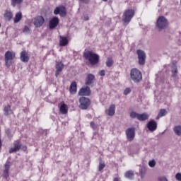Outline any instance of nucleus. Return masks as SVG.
Returning a JSON list of instances; mask_svg holds the SVG:
<instances>
[{"mask_svg":"<svg viewBox=\"0 0 181 181\" xmlns=\"http://www.w3.org/2000/svg\"><path fill=\"white\" fill-rule=\"evenodd\" d=\"M83 57L86 60H88L92 66H95L100 62V56L91 51H85L83 52Z\"/></svg>","mask_w":181,"mask_h":181,"instance_id":"1","label":"nucleus"},{"mask_svg":"<svg viewBox=\"0 0 181 181\" xmlns=\"http://www.w3.org/2000/svg\"><path fill=\"white\" fill-rule=\"evenodd\" d=\"M134 15L135 11L132 9H128L124 12L122 18L124 26H127V25H129V22H131Z\"/></svg>","mask_w":181,"mask_h":181,"instance_id":"2","label":"nucleus"},{"mask_svg":"<svg viewBox=\"0 0 181 181\" xmlns=\"http://www.w3.org/2000/svg\"><path fill=\"white\" fill-rule=\"evenodd\" d=\"M130 78H132L134 83H139L142 81V73L139 69L133 68L130 71Z\"/></svg>","mask_w":181,"mask_h":181,"instance_id":"3","label":"nucleus"},{"mask_svg":"<svg viewBox=\"0 0 181 181\" xmlns=\"http://www.w3.org/2000/svg\"><path fill=\"white\" fill-rule=\"evenodd\" d=\"M168 25V19L165 16H160L157 19L156 26L158 30H163V29H166Z\"/></svg>","mask_w":181,"mask_h":181,"instance_id":"4","label":"nucleus"},{"mask_svg":"<svg viewBox=\"0 0 181 181\" xmlns=\"http://www.w3.org/2000/svg\"><path fill=\"white\" fill-rule=\"evenodd\" d=\"M79 108L81 110H88L91 105V100L88 98L82 97L79 99Z\"/></svg>","mask_w":181,"mask_h":181,"instance_id":"5","label":"nucleus"},{"mask_svg":"<svg viewBox=\"0 0 181 181\" xmlns=\"http://www.w3.org/2000/svg\"><path fill=\"white\" fill-rule=\"evenodd\" d=\"M15 52H12L11 51H7L4 54L5 64L6 67H11V64H12L11 60H13L15 58Z\"/></svg>","mask_w":181,"mask_h":181,"instance_id":"6","label":"nucleus"},{"mask_svg":"<svg viewBox=\"0 0 181 181\" xmlns=\"http://www.w3.org/2000/svg\"><path fill=\"white\" fill-rule=\"evenodd\" d=\"M136 53L139 59V64H140V66H144L146 60V54H145V52L142 51L141 49H138Z\"/></svg>","mask_w":181,"mask_h":181,"instance_id":"7","label":"nucleus"},{"mask_svg":"<svg viewBox=\"0 0 181 181\" xmlns=\"http://www.w3.org/2000/svg\"><path fill=\"white\" fill-rule=\"evenodd\" d=\"M55 77H59L60 76V73L63 71V69H64V64L62 61H56L55 64Z\"/></svg>","mask_w":181,"mask_h":181,"instance_id":"8","label":"nucleus"},{"mask_svg":"<svg viewBox=\"0 0 181 181\" xmlns=\"http://www.w3.org/2000/svg\"><path fill=\"white\" fill-rule=\"evenodd\" d=\"M54 15H60L62 18H64L67 15V10H66V7L62 6L56 7L54 11Z\"/></svg>","mask_w":181,"mask_h":181,"instance_id":"9","label":"nucleus"},{"mask_svg":"<svg viewBox=\"0 0 181 181\" xmlns=\"http://www.w3.org/2000/svg\"><path fill=\"white\" fill-rule=\"evenodd\" d=\"M126 136H127V139H128V141H129V142H132V141H134L135 138V128L134 127L128 128L126 130Z\"/></svg>","mask_w":181,"mask_h":181,"instance_id":"10","label":"nucleus"},{"mask_svg":"<svg viewBox=\"0 0 181 181\" xmlns=\"http://www.w3.org/2000/svg\"><path fill=\"white\" fill-rule=\"evenodd\" d=\"M34 25L35 28H40L43 26L45 23V18L43 16H38L34 18Z\"/></svg>","mask_w":181,"mask_h":181,"instance_id":"11","label":"nucleus"},{"mask_svg":"<svg viewBox=\"0 0 181 181\" xmlns=\"http://www.w3.org/2000/svg\"><path fill=\"white\" fill-rule=\"evenodd\" d=\"M91 94V90L90 89V87L86 86L85 88H82L78 91V95H81L82 97H89V95Z\"/></svg>","mask_w":181,"mask_h":181,"instance_id":"12","label":"nucleus"},{"mask_svg":"<svg viewBox=\"0 0 181 181\" xmlns=\"http://www.w3.org/2000/svg\"><path fill=\"white\" fill-rule=\"evenodd\" d=\"M95 80V76L93 74H88L85 79L86 86H91V84H94Z\"/></svg>","mask_w":181,"mask_h":181,"instance_id":"13","label":"nucleus"},{"mask_svg":"<svg viewBox=\"0 0 181 181\" xmlns=\"http://www.w3.org/2000/svg\"><path fill=\"white\" fill-rule=\"evenodd\" d=\"M147 128L148 131L153 132L154 131H156L158 128V123H156L155 120L152 119L147 124Z\"/></svg>","mask_w":181,"mask_h":181,"instance_id":"14","label":"nucleus"},{"mask_svg":"<svg viewBox=\"0 0 181 181\" xmlns=\"http://www.w3.org/2000/svg\"><path fill=\"white\" fill-rule=\"evenodd\" d=\"M14 148H11L9 149V153H13V152H18L21 148H22V144H21V142L19 140H16L13 143Z\"/></svg>","mask_w":181,"mask_h":181,"instance_id":"15","label":"nucleus"},{"mask_svg":"<svg viewBox=\"0 0 181 181\" xmlns=\"http://www.w3.org/2000/svg\"><path fill=\"white\" fill-rule=\"evenodd\" d=\"M59 25V18L54 17L49 21V29H55Z\"/></svg>","mask_w":181,"mask_h":181,"instance_id":"16","label":"nucleus"},{"mask_svg":"<svg viewBox=\"0 0 181 181\" xmlns=\"http://www.w3.org/2000/svg\"><path fill=\"white\" fill-rule=\"evenodd\" d=\"M20 59L23 63H28L30 59V57H29V54L24 50L21 52Z\"/></svg>","mask_w":181,"mask_h":181,"instance_id":"17","label":"nucleus"},{"mask_svg":"<svg viewBox=\"0 0 181 181\" xmlns=\"http://www.w3.org/2000/svg\"><path fill=\"white\" fill-rule=\"evenodd\" d=\"M105 114L109 117H114L115 115V105H111L109 109L105 110Z\"/></svg>","mask_w":181,"mask_h":181,"instance_id":"18","label":"nucleus"},{"mask_svg":"<svg viewBox=\"0 0 181 181\" xmlns=\"http://www.w3.org/2000/svg\"><path fill=\"white\" fill-rule=\"evenodd\" d=\"M69 91L71 94H76L77 93V83L73 81L69 87Z\"/></svg>","mask_w":181,"mask_h":181,"instance_id":"19","label":"nucleus"},{"mask_svg":"<svg viewBox=\"0 0 181 181\" xmlns=\"http://www.w3.org/2000/svg\"><path fill=\"white\" fill-rule=\"evenodd\" d=\"M11 168V165H9V162L6 163L4 165V177H9V168Z\"/></svg>","mask_w":181,"mask_h":181,"instance_id":"20","label":"nucleus"},{"mask_svg":"<svg viewBox=\"0 0 181 181\" xmlns=\"http://www.w3.org/2000/svg\"><path fill=\"white\" fill-rule=\"evenodd\" d=\"M69 44V40L66 37L60 36L59 37V46H67Z\"/></svg>","mask_w":181,"mask_h":181,"instance_id":"21","label":"nucleus"},{"mask_svg":"<svg viewBox=\"0 0 181 181\" xmlns=\"http://www.w3.org/2000/svg\"><path fill=\"white\" fill-rule=\"evenodd\" d=\"M4 115L6 116L11 115V114H13V112L12 111L10 105H7L6 106L4 107Z\"/></svg>","mask_w":181,"mask_h":181,"instance_id":"22","label":"nucleus"},{"mask_svg":"<svg viewBox=\"0 0 181 181\" xmlns=\"http://www.w3.org/2000/svg\"><path fill=\"white\" fill-rule=\"evenodd\" d=\"M149 118V115L146 113H143V114H139V116L137 117V119L139 121H146Z\"/></svg>","mask_w":181,"mask_h":181,"instance_id":"23","label":"nucleus"},{"mask_svg":"<svg viewBox=\"0 0 181 181\" xmlns=\"http://www.w3.org/2000/svg\"><path fill=\"white\" fill-rule=\"evenodd\" d=\"M22 20V12L18 11L16 13L15 18H14V23H18Z\"/></svg>","mask_w":181,"mask_h":181,"instance_id":"24","label":"nucleus"},{"mask_svg":"<svg viewBox=\"0 0 181 181\" xmlns=\"http://www.w3.org/2000/svg\"><path fill=\"white\" fill-rule=\"evenodd\" d=\"M166 114H168V112H166V109H160L158 116L156 117V119H159V118L165 117Z\"/></svg>","mask_w":181,"mask_h":181,"instance_id":"25","label":"nucleus"},{"mask_svg":"<svg viewBox=\"0 0 181 181\" xmlns=\"http://www.w3.org/2000/svg\"><path fill=\"white\" fill-rule=\"evenodd\" d=\"M59 111L62 114H67V105L64 103H63L59 108Z\"/></svg>","mask_w":181,"mask_h":181,"instance_id":"26","label":"nucleus"},{"mask_svg":"<svg viewBox=\"0 0 181 181\" xmlns=\"http://www.w3.org/2000/svg\"><path fill=\"white\" fill-rule=\"evenodd\" d=\"M171 72L173 73V77H176V76L177 75V66L176 65L173 64L172 66Z\"/></svg>","mask_w":181,"mask_h":181,"instance_id":"27","label":"nucleus"},{"mask_svg":"<svg viewBox=\"0 0 181 181\" xmlns=\"http://www.w3.org/2000/svg\"><path fill=\"white\" fill-rule=\"evenodd\" d=\"M173 131L177 136H181V126L175 127Z\"/></svg>","mask_w":181,"mask_h":181,"instance_id":"28","label":"nucleus"},{"mask_svg":"<svg viewBox=\"0 0 181 181\" xmlns=\"http://www.w3.org/2000/svg\"><path fill=\"white\" fill-rule=\"evenodd\" d=\"M124 176L127 177V179H134V172L129 170L125 173Z\"/></svg>","mask_w":181,"mask_h":181,"instance_id":"29","label":"nucleus"},{"mask_svg":"<svg viewBox=\"0 0 181 181\" xmlns=\"http://www.w3.org/2000/svg\"><path fill=\"white\" fill-rule=\"evenodd\" d=\"M4 18L7 19V21H11L12 18H13V14L11 11H6L4 14Z\"/></svg>","mask_w":181,"mask_h":181,"instance_id":"30","label":"nucleus"},{"mask_svg":"<svg viewBox=\"0 0 181 181\" xmlns=\"http://www.w3.org/2000/svg\"><path fill=\"white\" fill-rule=\"evenodd\" d=\"M23 2V0H11V5L15 8L17 5H21Z\"/></svg>","mask_w":181,"mask_h":181,"instance_id":"31","label":"nucleus"},{"mask_svg":"<svg viewBox=\"0 0 181 181\" xmlns=\"http://www.w3.org/2000/svg\"><path fill=\"white\" fill-rule=\"evenodd\" d=\"M112 64H114V61L111 58H107L106 61V65L107 67H112Z\"/></svg>","mask_w":181,"mask_h":181,"instance_id":"32","label":"nucleus"},{"mask_svg":"<svg viewBox=\"0 0 181 181\" xmlns=\"http://www.w3.org/2000/svg\"><path fill=\"white\" fill-rule=\"evenodd\" d=\"M129 115L132 118H133V119L136 118L138 119L139 113H136V112H135V111H132V112H130Z\"/></svg>","mask_w":181,"mask_h":181,"instance_id":"33","label":"nucleus"},{"mask_svg":"<svg viewBox=\"0 0 181 181\" xmlns=\"http://www.w3.org/2000/svg\"><path fill=\"white\" fill-rule=\"evenodd\" d=\"M104 168H105V163L103 160H100L99 162V167H98L99 172H101V170H103Z\"/></svg>","mask_w":181,"mask_h":181,"instance_id":"34","label":"nucleus"},{"mask_svg":"<svg viewBox=\"0 0 181 181\" xmlns=\"http://www.w3.org/2000/svg\"><path fill=\"white\" fill-rule=\"evenodd\" d=\"M90 127L93 131H98V124H96L94 122H90Z\"/></svg>","mask_w":181,"mask_h":181,"instance_id":"35","label":"nucleus"},{"mask_svg":"<svg viewBox=\"0 0 181 181\" xmlns=\"http://www.w3.org/2000/svg\"><path fill=\"white\" fill-rule=\"evenodd\" d=\"M140 173L141 179H144V177H145V174L146 173V169H145V168H141Z\"/></svg>","mask_w":181,"mask_h":181,"instance_id":"36","label":"nucleus"},{"mask_svg":"<svg viewBox=\"0 0 181 181\" xmlns=\"http://www.w3.org/2000/svg\"><path fill=\"white\" fill-rule=\"evenodd\" d=\"M23 33H25V35H30V29L29 28V27H28L27 25H25L24 27V29L23 30Z\"/></svg>","mask_w":181,"mask_h":181,"instance_id":"37","label":"nucleus"},{"mask_svg":"<svg viewBox=\"0 0 181 181\" xmlns=\"http://www.w3.org/2000/svg\"><path fill=\"white\" fill-rule=\"evenodd\" d=\"M156 165V162L155 161V160H152L148 162V166H150V168H155Z\"/></svg>","mask_w":181,"mask_h":181,"instance_id":"38","label":"nucleus"},{"mask_svg":"<svg viewBox=\"0 0 181 181\" xmlns=\"http://www.w3.org/2000/svg\"><path fill=\"white\" fill-rule=\"evenodd\" d=\"M129 93H131V88H127L124 91V95H128V94H129Z\"/></svg>","mask_w":181,"mask_h":181,"instance_id":"39","label":"nucleus"},{"mask_svg":"<svg viewBox=\"0 0 181 181\" xmlns=\"http://www.w3.org/2000/svg\"><path fill=\"white\" fill-rule=\"evenodd\" d=\"M6 134H7V136H8V138L12 137V134H11V129H7L6 130Z\"/></svg>","mask_w":181,"mask_h":181,"instance_id":"40","label":"nucleus"},{"mask_svg":"<svg viewBox=\"0 0 181 181\" xmlns=\"http://www.w3.org/2000/svg\"><path fill=\"white\" fill-rule=\"evenodd\" d=\"M176 180L181 181V173H178L175 175Z\"/></svg>","mask_w":181,"mask_h":181,"instance_id":"41","label":"nucleus"},{"mask_svg":"<svg viewBox=\"0 0 181 181\" xmlns=\"http://www.w3.org/2000/svg\"><path fill=\"white\" fill-rule=\"evenodd\" d=\"M100 76H101L102 77H104V76H105V70H101L99 73Z\"/></svg>","mask_w":181,"mask_h":181,"instance_id":"42","label":"nucleus"},{"mask_svg":"<svg viewBox=\"0 0 181 181\" xmlns=\"http://www.w3.org/2000/svg\"><path fill=\"white\" fill-rule=\"evenodd\" d=\"M158 181H168V179L165 177H160Z\"/></svg>","mask_w":181,"mask_h":181,"instance_id":"43","label":"nucleus"},{"mask_svg":"<svg viewBox=\"0 0 181 181\" xmlns=\"http://www.w3.org/2000/svg\"><path fill=\"white\" fill-rule=\"evenodd\" d=\"M81 2H83V4H88V0H79Z\"/></svg>","mask_w":181,"mask_h":181,"instance_id":"44","label":"nucleus"},{"mask_svg":"<svg viewBox=\"0 0 181 181\" xmlns=\"http://www.w3.org/2000/svg\"><path fill=\"white\" fill-rule=\"evenodd\" d=\"M83 19H84L85 21H88L90 18H88V16H85L83 17Z\"/></svg>","mask_w":181,"mask_h":181,"instance_id":"45","label":"nucleus"},{"mask_svg":"<svg viewBox=\"0 0 181 181\" xmlns=\"http://www.w3.org/2000/svg\"><path fill=\"white\" fill-rule=\"evenodd\" d=\"M1 148H2V141H1V139H0V149Z\"/></svg>","mask_w":181,"mask_h":181,"instance_id":"46","label":"nucleus"},{"mask_svg":"<svg viewBox=\"0 0 181 181\" xmlns=\"http://www.w3.org/2000/svg\"><path fill=\"white\" fill-rule=\"evenodd\" d=\"M103 2H107V1H108V0H103Z\"/></svg>","mask_w":181,"mask_h":181,"instance_id":"47","label":"nucleus"}]
</instances>
